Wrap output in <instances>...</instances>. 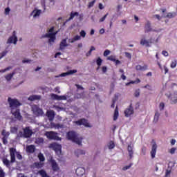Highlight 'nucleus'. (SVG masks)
Wrapping results in <instances>:
<instances>
[{
  "label": "nucleus",
  "mask_w": 177,
  "mask_h": 177,
  "mask_svg": "<svg viewBox=\"0 0 177 177\" xmlns=\"http://www.w3.org/2000/svg\"><path fill=\"white\" fill-rule=\"evenodd\" d=\"M8 102L10 104L11 114H12L15 120L21 121L23 120V116H21L20 109H19L21 105V103H20L17 99H12L10 97H8Z\"/></svg>",
  "instance_id": "obj_1"
},
{
  "label": "nucleus",
  "mask_w": 177,
  "mask_h": 177,
  "mask_svg": "<svg viewBox=\"0 0 177 177\" xmlns=\"http://www.w3.org/2000/svg\"><path fill=\"white\" fill-rule=\"evenodd\" d=\"M66 136L68 140H71L77 145H80L82 144V138H80L78 137V134H77L75 131H68L66 134Z\"/></svg>",
  "instance_id": "obj_2"
},
{
  "label": "nucleus",
  "mask_w": 177,
  "mask_h": 177,
  "mask_svg": "<svg viewBox=\"0 0 177 177\" xmlns=\"http://www.w3.org/2000/svg\"><path fill=\"white\" fill-rule=\"evenodd\" d=\"M45 136L50 140H60L59 137L57 136V133L55 131H46Z\"/></svg>",
  "instance_id": "obj_3"
},
{
  "label": "nucleus",
  "mask_w": 177,
  "mask_h": 177,
  "mask_svg": "<svg viewBox=\"0 0 177 177\" xmlns=\"http://www.w3.org/2000/svg\"><path fill=\"white\" fill-rule=\"evenodd\" d=\"M59 32V30L54 32L53 33H46L44 35L43 38H49L48 42L49 44H52V42H55L56 39V35Z\"/></svg>",
  "instance_id": "obj_4"
},
{
  "label": "nucleus",
  "mask_w": 177,
  "mask_h": 177,
  "mask_svg": "<svg viewBox=\"0 0 177 177\" xmlns=\"http://www.w3.org/2000/svg\"><path fill=\"white\" fill-rule=\"evenodd\" d=\"M49 162L53 172H59V171H60V167H59V165L53 158L50 159Z\"/></svg>",
  "instance_id": "obj_5"
},
{
  "label": "nucleus",
  "mask_w": 177,
  "mask_h": 177,
  "mask_svg": "<svg viewBox=\"0 0 177 177\" xmlns=\"http://www.w3.org/2000/svg\"><path fill=\"white\" fill-rule=\"evenodd\" d=\"M32 111H33L35 115H37V117L44 115V111H42V109H40V107L38 106L37 105H33L32 106Z\"/></svg>",
  "instance_id": "obj_6"
},
{
  "label": "nucleus",
  "mask_w": 177,
  "mask_h": 177,
  "mask_svg": "<svg viewBox=\"0 0 177 177\" xmlns=\"http://www.w3.org/2000/svg\"><path fill=\"white\" fill-rule=\"evenodd\" d=\"M151 143L152 147L151 151V157L153 159L156 158V154L157 153V143H156V141L154 140H152Z\"/></svg>",
  "instance_id": "obj_7"
},
{
  "label": "nucleus",
  "mask_w": 177,
  "mask_h": 177,
  "mask_svg": "<svg viewBox=\"0 0 177 177\" xmlns=\"http://www.w3.org/2000/svg\"><path fill=\"white\" fill-rule=\"evenodd\" d=\"M51 147H53L57 156H60V154H62V145L59 144H52Z\"/></svg>",
  "instance_id": "obj_8"
},
{
  "label": "nucleus",
  "mask_w": 177,
  "mask_h": 177,
  "mask_svg": "<svg viewBox=\"0 0 177 177\" xmlns=\"http://www.w3.org/2000/svg\"><path fill=\"white\" fill-rule=\"evenodd\" d=\"M75 124H77V125H80V126L84 125V127H86L87 128H89V127H91L89 125V123L88 122V120L85 118H82V119L75 121Z\"/></svg>",
  "instance_id": "obj_9"
},
{
  "label": "nucleus",
  "mask_w": 177,
  "mask_h": 177,
  "mask_svg": "<svg viewBox=\"0 0 177 177\" xmlns=\"http://www.w3.org/2000/svg\"><path fill=\"white\" fill-rule=\"evenodd\" d=\"M7 44H14V45H16V44H17V37H16V31H14L12 33V36L8 38Z\"/></svg>",
  "instance_id": "obj_10"
},
{
  "label": "nucleus",
  "mask_w": 177,
  "mask_h": 177,
  "mask_svg": "<svg viewBox=\"0 0 177 177\" xmlns=\"http://www.w3.org/2000/svg\"><path fill=\"white\" fill-rule=\"evenodd\" d=\"M23 136L26 138H31L32 136V130L30 129V127H26L24 129V134Z\"/></svg>",
  "instance_id": "obj_11"
},
{
  "label": "nucleus",
  "mask_w": 177,
  "mask_h": 177,
  "mask_svg": "<svg viewBox=\"0 0 177 177\" xmlns=\"http://www.w3.org/2000/svg\"><path fill=\"white\" fill-rule=\"evenodd\" d=\"M133 114V107H132V104H130L129 108L126 109L124 111L125 117H129Z\"/></svg>",
  "instance_id": "obj_12"
},
{
  "label": "nucleus",
  "mask_w": 177,
  "mask_h": 177,
  "mask_svg": "<svg viewBox=\"0 0 177 177\" xmlns=\"http://www.w3.org/2000/svg\"><path fill=\"white\" fill-rule=\"evenodd\" d=\"M16 149L10 148V156L11 158V162H15L16 161Z\"/></svg>",
  "instance_id": "obj_13"
},
{
  "label": "nucleus",
  "mask_w": 177,
  "mask_h": 177,
  "mask_svg": "<svg viewBox=\"0 0 177 177\" xmlns=\"http://www.w3.org/2000/svg\"><path fill=\"white\" fill-rule=\"evenodd\" d=\"M68 46L67 44V39H63L59 44V50H64V48Z\"/></svg>",
  "instance_id": "obj_14"
},
{
  "label": "nucleus",
  "mask_w": 177,
  "mask_h": 177,
  "mask_svg": "<svg viewBox=\"0 0 177 177\" xmlns=\"http://www.w3.org/2000/svg\"><path fill=\"white\" fill-rule=\"evenodd\" d=\"M145 32H150L151 31H153V28H151V23H150V21H147V24H145Z\"/></svg>",
  "instance_id": "obj_15"
},
{
  "label": "nucleus",
  "mask_w": 177,
  "mask_h": 177,
  "mask_svg": "<svg viewBox=\"0 0 177 177\" xmlns=\"http://www.w3.org/2000/svg\"><path fill=\"white\" fill-rule=\"evenodd\" d=\"M77 70H70L66 73H63L61 74V77H67V75H73V74H75L77 73Z\"/></svg>",
  "instance_id": "obj_16"
},
{
  "label": "nucleus",
  "mask_w": 177,
  "mask_h": 177,
  "mask_svg": "<svg viewBox=\"0 0 177 177\" xmlns=\"http://www.w3.org/2000/svg\"><path fill=\"white\" fill-rule=\"evenodd\" d=\"M26 151L27 153H30L32 154V153L35 152V145H28L26 147Z\"/></svg>",
  "instance_id": "obj_17"
},
{
  "label": "nucleus",
  "mask_w": 177,
  "mask_h": 177,
  "mask_svg": "<svg viewBox=\"0 0 177 177\" xmlns=\"http://www.w3.org/2000/svg\"><path fill=\"white\" fill-rule=\"evenodd\" d=\"M76 174L77 175V176H82V175H84V174H85V169L82 167H78L76 171Z\"/></svg>",
  "instance_id": "obj_18"
},
{
  "label": "nucleus",
  "mask_w": 177,
  "mask_h": 177,
  "mask_svg": "<svg viewBox=\"0 0 177 177\" xmlns=\"http://www.w3.org/2000/svg\"><path fill=\"white\" fill-rule=\"evenodd\" d=\"M47 117L48 118H49L50 121H53L55 118V111H47Z\"/></svg>",
  "instance_id": "obj_19"
},
{
  "label": "nucleus",
  "mask_w": 177,
  "mask_h": 177,
  "mask_svg": "<svg viewBox=\"0 0 177 177\" xmlns=\"http://www.w3.org/2000/svg\"><path fill=\"white\" fill-rule=\"evenodd\" d=\"M136 70H137V71H146V70H147V65H144L143 66L137 65L136 66Z\"/></svg>",
  "instance_id": "obj_20"
},
{
  "label": "nucleus",
  "mask_w": 177,
  "mask_h": 177,
  "mask_svg": "<svg viewBox=\"0 0 177 177\" xmlns=\"http://www.w3.org/2000/svg\"><path fill=\"white\" fill-rule=\"evenodd\" d=\"M35 168H37V169H39L44 167V164L42 162H35L33 164Z\"/></svg>",
  "instance_id": "obj_21"
},
{
  "label": "nucleus",
  "mask_w": 177,
  "mask_h": 177,
  "mask_svg": "<svg viewBox=\"0 0 177 177\" xmlns=\"http://www.w3.org/2000/svg\"><path fill=\"white\" fill-rule=\"evenodd\" d=\"M140 45H142V46H147V48H149L150 46V42H149V41L145 39H142L140 40Z\"/></svg>",
  "instance_id": "obj_22"
},
{
  "label": "nucleus",
  "mask_w": 177,
  "mask_h": 177,
  "mask_svg": "<svg viewBox=\"0 0 177 177\" xmlns=\"http://www.w3.org/2000/svg\"><path fill=\"white\" fill-rule=\"evenodd\" d=\"M39 99H41L40 95H30L28 97V100H30V102H34V100H39Z\"/></svg>",
  "instance_id": "obj_23"
},
{
  "label": "nucleus",
  "mask_w": 177,
  "mask_h": 177,
  "mask_svg": "<svg viewBox=\"0 0 177 177\" xmlns=\"http://www.w3.org/2000/svg\"><path fill=\"white\" fill-rule=\"evenodd\" d=\"M118 115H119L118 106H117L115 107V111H114V114H113V121H117V120H118Z\"/></svg>",
  "instance_id": "obj_24"
},
{
  "label": "nucleus",
  "mask_w": 177,
  "mask_h": 177,
  "mask_svg": "<svg viewBox=\"0 0 177 177\" xmlns=\"http://www.w3.org/2000/svg\"><path fill=\"white\" fill-rule=\"evenodd\" d=\"M127 150L129 151V156L130 157V159L133 157V148L131 145H129L127 147Z\"/></svg>",
  "instance_id": "obj_25"
},
{
  "label": "nucleus",
  "mask_w": 177,
  "mask_h": 177,
  "mask_svg": "<svg viewBox=\"0 0 177 177\" xmlns=\"http://www.w3.org/2000/svg\"><path fill=\"white\" fill-rule=\"evenodd\" d=\"M50 127L51 128H55V129H59V128H63V124L51 122Z\"/></svg>",
  "instance_id": "obj_26"
},
{
  "label": "nucleus",
  "mask_w": 177,
  "mask_h": 177,
  "mask_svg": "<svg viewBox=\"0 0 177 177\" xmlns=\"http://www.w3.org/2000/svg\"><path fill=\"white\" fill-rule=\"evenodd\" d=\"M79 13L78 12H71L70 14V17L68 19L66 20V21H70L71 20H73V19H74L75 16H79Z\"/></svg>",
  "instance_id": "obj_27"
},
{
  "label": "nucleus",
  "mask_w": 177,
  "mask_h": 177,
  "mask_svg": "<svg viewBox=\"0 0 177 177\" xmlns=\"http://www.w3.org/2000/svg\"><path fill=\"white\" fill-rule=\"evenodd\" d=\"M16 74V72L13 71L12 73H9L5 76V78L7 81H10L13 76Z\"/></svg>",
  "instance_id": "obj_28"
},
{
  "label": "nucleus",
  "mask_w": 177,
  "mask_h": 177,
  "mask_svg": "<svg viewBox=\"0 0 177 177\" xmlns=\"http://www.w3.org/2000/svg\"><path fill=\"white\" fill-rule=\"evenodd\" d=\"M176 16V12H169L166 16H164L163 17L167 18V19H174Z\"/></svg>",
  "instance_id": "obj_29"
},
{
  "label": "nucleus",
  "mask_w": 177,
  "mask_h": 177,
  "mask_svg": "<svg viewBox=\"0 0 177 177\" xmlns=\"http://www.w3.org/2000/svg\"><path fill=\"white\" fill-rule=\"evenodd\" d=\"M80 39H81V36L76 35L73 38L69 39V42H71V44H74L75 41H80Z\"/></svg>",
  "instance_id": "obj_30"
},
{
  "label": "nucleus",
  "mask_w": 177,
  "mask_h": 177,
  "mask_svg": "<svg viewBox=\"0 0 177 177\" xmlns=\"http://www.w3.org/2000/svg\"><path fill=\"white\" fill-rule=\"evenodd\" d=\"M75 156H77V157H80V156H82L85 154V151L82 149H77L75 151Z\"/></svg>",
  "instance_id": "obj_31"
},
{
  "label": "nucleus",
  "mask_w": 177,
  "mask_h": 177,
  "mask_svg": "<svg viewBox=\"0 0 177 177\" xmlns=\"http://www.w3.org/2000/svg\"><path fill=\"white\" fill-rule=\"evenodd\" d=\"M108 148L109 149V150H113V149H114V147H115V144L114 143V141L111 140L107 145Z\"/></svg>",
  "instance_id": "obj_32"
},
{
  "label": "nucleus",
  "mask_w": 177,
  "mask_h": 177,
  "mask_svg": "<svg viewBox=\"0 0 177 177\" xmlns=\"http://www.w3.org/2000/svg\"><path fill=\"white\" fill-rule=\"evenodd\" d=\"M3 164L7 167V168H9L10 167V161L8 160L7 158L3 159Z\"/></svg>",
  "instance_id": "obj_33"
},
{
  "label": "nucleus",
  "mask_w": 177,
  "mask_h": 177,
  "mask_svg": "<svg viewBox=\"0 0 177 177\" xmlns=\"http://www.w3.org/2000/svg\"><path fill=\"white\" fill-rule=\"evenodd\" d=\"M118 100V96L115 95L114 98H113L112 100V104L111 105V107L112 109H114V107H115V102H117Z\"/></svg>",
  "instance_id": "obj_34"
},
{
  "label": "nucleus",
  "mask_w": 177,
  "mask_h": 177,
  "mask_svg": "<svg viewBox=\"0 0 177 177\" xmlns=\"http://www.w3.org/2000/svg\"><path fill=\"white\" fill-rule=\"evenodd\" d=\"M96 63H97V66H98L97 70H99V68H100V66H102V63H103V60L102 59V58H100V57H99L97 59Z\"/></svg>",
  "instance_id": "obj_35"
},
{
  "label": "nucleus",
  "mask_w": 177,
  "mask_h": 177,
  "mask_svg": "<svg viewBox=\"0 0 177 177\" xmlns=\"http://www.w3.org/2000/svg\"><path fill=\"white\" fill-rule=\"evenodd\" d=\"M38 174H39V175L41 176V177H48V174H46V171L44 169H41V170H39L38 171Z\"/></svg>",
  "instance_id": "obj_36"
},
{
  "label": "nucleus",
  "mask_w": 177,
  "mask_h": 177,
  "mask_svg": "<svg viewBox=\"0 0 177 177\" xmlns=\"http://www.w3.org/2000/svg\"><path fill=\"white\" fill-rule=\"evenodd\" d=\"M96 48H95V46H92L89 50V51L86 54V56L87 57H89V56H91V55H92V52H93V50H95Z\"/></svg>",
  "instance_id": "obj_37"
},
{
  "label": "nucleus",
  "mask_w": 177,
  "mask_h": 177,
  "mask_svg": "<svg viewBox=\"0 0 177 177\" xmlns=\"http://www.w3.org/2000/svg\"><path fill=\"white\" fill-rule=\"evenodd\" d=\"M32 13H35L33 17H38L41 13V10H33Z\"/></svg>",
  "instance_id": "obj_38"
},
{
  "label": "nucleus",
  "mask_w": 177,
  "mask_h": 177,
  "mask_svg": "<svg viewBox=\"0 0 177 177\" xmlns=\"http://www.w3.org/2000/svg\"><path fill=\"white\" fill-rule=\"evenodd\" d=\"M38 158L40 162H44V161H45V156H44V154H42V153H39L38 154Z\"/></svg>",
  "instance_id": "obj_39"
},
{
  "label": "nucleus",
  "mask_w": 177,
  "mask_h": 177,
  "mask_svg": "<svg viewBox=\"0 0 177 177\" xmlns=\"http://www.w3.org/2000/svg\"><path fill=\"white\" fill-rule=\"evenodd\" d=\"M176 65H177V61H176V59H174V60L171 61L170 67L171 68H175V67H176Z\"/></svg>",
  "instance_id": "obj_40"
},
{
  "label": "nucleus",
  "mask_w": 177,
  "mask_h": 177,
  "mask_svg": "<svg viewBox=\"0 0 177 177\" xmlns=\"http://www.w3.org/2000/svg\"><path fill=\"white\" fill-rule=\"evenodd\" d=\"M171 104H176L177 103V97L176 96H173L171 97Z\"/></svg>",
  "instance_id": "obj_41"
},
{
  "label": "nucleus",
  "mask_w": 177,
  "mask_h": 177,
  "mask_svg": "<svg viewBox=\"0 0 177 177\" xmlns=\"http://www.w3.org/2000/svg\"><path fill=\"white\" fill-rule=\"evenodd\" d=\"M160 117V113L158 112H156L154 115L153 121L154 122H157L158 121V118Z\"/></svg>",
  "instance_id": "obj_42"
},
{
  "label": "nucleus",
  "mask_w": 177,
  "mask_h": 177,
  "mask_svg": "<svg viewBox=\"0 0 177 177\" xmlns=\"http://www.w3.org/2000/svg\"><path fill=\"white\" fill-rule=\"evenodd\" d=\"M51 96V98L53 100H59V95H56V94H54V93H52L50 95Z\"/></svg>",
  "instance_id": "obj_43"
},
{
  "label": "nucleus",
  "mask_w": 177,
  "mask_h": 177,
  "mask_svg": "<svg viewBox=\"0 0 177 177\" xmlns=\"http://www.w3.org/2000/svg\"><path fill=\"white\" fill-rule=\"evenodd\" d=\"M132 165H133V164L130 163L129 165L123 167L122 171H127V169H129V168H131V167H132Z\"/></svg>",
  "instance_id": "obj_44"
},
{
  "label": "nucleus",
  "mask_w": 177,
  "mask_h": 177,
  "mask_svg": "<svg viewBox=\"0 0 177 177\" xmlns=\"http://www.w3.org/2000/svg\"><path fill=\"white\" fill-rule=\"evenodd\" d=\"M109 16V13H106L104 17L100 19V23H103L106 20V18Z\"/></svg>",
  "instance_id": "obj_45"
},
{
  "label": "nucleus",
  "mask_w": 177,
  "mask_h": 177,
  "mask_svg": "<svg viewBox=\"0 0 177 177\" xmlns=\"http://www.w3.org/2000/svg\"><path fill=\"white\" fill-rule=\"evenodd\" d=\"M107 60H111V62H115V56L110 55L108 57Z\"/></svg>",
  "instance_id": "obj_46"
},
{
  "label": "nucleus",
  "mask_w": 177,
  "mask_h": 177,
  "mask_svg": "<svg viewBox=\"0 0 177 177\" xmlns=\"http://www.w3.org/2000/svg\"><path fill=\"white\" fill-rule=\"evenodd\" d=\"M80 35V37H82V38H85V37H86V32H85V30H81Z\"/></svg>",
  "instance_id": "obj_47"
},
{
  "label": "nucleus",
  "mask_w": 177,
  "mask_h": 177,
  "mask_svg": "<svg viewBox=\"0 0 177 177\" xmlns=\"http://www.w3.org/2000/svg\"><path fill=\"white\" fill-rule=\"evenodd\" d=\"M96 2V0H93L88 3V8H93V6L95 5V3Z\"/></svg>",
  "instance_id": "obj_48"
},
{
  "label": "nucleus",
  "mask_w": 177,
  "mask_h": 177,
  "mask_svg": "<svg viewBox=\"0 0 177 177\" xmlns=\"http://www.w3.org/2000/svg\"><path fill=\"white\" fill-rule=\"evenodd\" d=\"M58 100H67L66 95H59Z\"/></svg>",
  "instance_id": "obj_49"
},
{
  "label": "nucleus",
  "mask_w": 177,
  "mask_h": 177,
  "mask_svg": "<svg viewBox=\"0 0 177 177\" xmlns=\"http://www.w3.org/2000/svg\"><path fill=\"white\" fill-rule=\"evenodd\" d=\"M124 55H125L126 57H127V59H132V55H131L130 53L125 52Z\"/></svg>",
  "instance_id": "obj_50"
},
{
  "label": "nucleus",
  "mask_w": 177,
  "mask_h": 177,
  "mask_svg": "<svg viewBox=\"0 0 177 177\" xmlns=\"http://www.w3.org/2000/svg\"><path fill=\"white\" fill-rule=\"evenodd\" d=\"M140 79H139V78H137L136 80H134V81H131L130 82V84H140Z\"/></svg>",
  "instance_id": "obj_51"
},
{
  "label": "nucleus",
  "mask_w": 177,
  "mask_h": 177,
  "mask_svg": "<svg viewBox=\"0 0 177 177\" xmlns=\"http://www.w3.org/2000/svg\"><path fill=\"white\" fill-rule=\"evenodd\" d=\"M6 55H8V50H4L1 53L0 59L5 57Z\"/></svg>",
  "instance_id": "obj_52"
},
{
  "label": "nucleus",
  "mask_w": 177,
  "mask_h": 177,
  "mask_svg": "<svg viewBox=\"0 0 177 177\" xmlns=\"http://www.w3.org/2000/svg\"><path fill=\"white\" fill-rule=\"evenodd\" d=\"M164 107H165V104H164V102H160L159 105L160 110V111L164 110Z\"/></svg>",
  "instance_id": "obj_53"
},
{
  "label": "nucleus",
  "mask_w": 177,
  "mask_h": 177,
  "mask_svg": "<svg viewBox=\"0 0 177 177\" xmlns=\"http://www.w3.org/2000/svg\"><path fill=\"white\" fill-rule=\"evenodd\" d=\"M10 68H12V67L9 66L6 68L5 69H2L0 71V73H6V71H8L9 70H10Z\"/></svg>",
  "instance_id": "obj_54"
},
{
  "label": "nucleus",
  "mask_w": 177,
  "mask_h": 177,
  "mask_svg": "<svg viewBox=\"0 0 177 177\" xmlns=\"http://www.w3.org/2000/svg\"><path fill=\"white\" fill-rule=\"evenodd\" d=\"M53 31H55V27L53 26L48 30V34H53L55 32Z\"/></svg>",
  "instance_id": "obj_55"
},
{
  "label": "nucleus",
  "mask_w": 177,
  "mask_h": 177,
  "mask_svg": "<svg viewBox=\"0 0 177 177\" xmlns=\"http://www.w3.org/2000/svg\"><path fill=\"white\" fill-rule=\"evenodd\" d=\"M175 151H176V148L173 147V148H171V149H170L169 153H170L171 154H175Z\"/></svg>",
  "instance_id": "obj_56"
},
{
  "label": "nucleus",
  "mask_w": 177,
  "mask_h": 177,
  "mask_svg": "<svg viewBox=\"0 0 177 177\" xmlns=\"http://www.w3.org/2000/svg\"><path fill=\"white\" fill-rule=\"evenodd\" d=\"M110 55V50H105L104 52V56H109Z\"/></svg>",
  "instance_id": "obj_57"
},
{
  "label": "nucleus",
  "mask_w": 177,
  "mask_h": 177,
  "mask_svg": "<svg viewBox=\"0 0 177 177\" xmlns=\"http://www.w3.org/2000/svg\"><path fill=\"white\" fill-rule=\"evenodd\" d=\"M75 86L77 87V89H80L81 91H84L85 88L80 86V84H75Z\"/></svg>",
  "instance_id": "obj_58"
},
{
  "label": "nucleus",
  "mask_w": 177,
  "mask_h": 177,
  "mask_svg": "<svg viewBox=\"0 0 177 177\" xmlns=\"http://www.w3.org/2000/svg\"><path fill=\"white\" fill-rule=\"evenodd\" d=\"M37 143H44V140L42 138H39L37 140Z\"/></svg>",
  "instance_id": "obj_59"
},
{
  "label": "nucleus",
  "mask_w": 177,
  "mask_h": 177,
  "mask_svg": "<svg viewBox=\"0 0 177 177\" xmlns=\"http://www.w3.org/2000/svg\"><path fill=\"white\" fill-rule=\"evenodd\" d=\"M2 140L3 145H8V140L6 139V137H3Z\"/></svg>",
  "instance_id": "obj_60"
},
{
  "label": "nucleus",
  "mask_w": 177,
  "mask_h": 177,
  "mask_svg": "<svg viewBox=\"0 0 177 177\" xmlns=\"http://www.w3.org/2000/svg\"><path fill=\"white\" fill-rule=\"evenodd\" d=\"M10 12V8H6L5 9V15H9Z\"/></svg>",
  "instance_id": "obj_61"
},
{
  "label": "nucleus",
  "mask_w": 177,
  "mask_h": 177,
  "mask_svg": "<svg viewBox=\"0 0 177 177\" xmlns=\"http://www.w3.org/2000/svg\"><path fill=\"white\" fill-rule=\"evenodd\" d=\"M11 132H12V133H15V132H17V127H12V128L11 129Z\"/></svg>",
  "instance_id": "obj_62"
},
{
  "label": "nucleus",
  "mask_w": 177,
  "mask_h": 177,
  "mask_svg": "<svg viewBox=\"0 0 177 177\" xmlns=\"http://www.w3.org/2000/svg\"><path fill=\"white\" fill-rule=\"evenodd\" d=\"M0 177H5V173L2 169H0Z\"/></svg>",
  "instance_id": "obj_63"
},
{
  "label": "nucleus",
  "mask_w": 177,
  "mask_h": 177,
  "mask_svg": "<svg viewBox=\"0 0 177 177\" xmlns=\"http://www.w3.org/2000/svg\"><path fill=\"white\" fill-rule=\"evenodd\" d=\"M162 55H163V56L167 57V56H168V52L166 51V50H163V51L162 52Z\"/></svg>",
  "instance_id": "obj_64"
}]
</instances>
